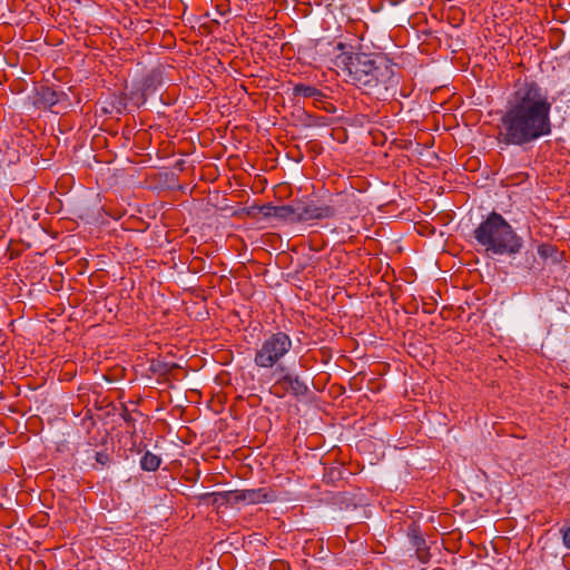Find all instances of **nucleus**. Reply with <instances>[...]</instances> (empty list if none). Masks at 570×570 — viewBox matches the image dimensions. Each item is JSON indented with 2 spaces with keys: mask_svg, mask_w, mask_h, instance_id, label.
Listing matches in <instances>:
<instances>
[{
  "mask_svg": "<svg viewBox=\"0 0 570 570\" xmlns=\"http://www.w3.org/2000/svg\"><path fill=\"white\" fill-rule=\"evenodd\" d=\"M62 98H66L65 92L58 91L50 86L41 85L37 88L36 91L35 106L53 111V108L61 101ZM55 112H58V110H55Z\"/></svg>",
  "mask_w": 570,
  "mask_h": 570,
  "instance_id": "nucleus-8",
  "label": "nucleus"
},
{
  "mask_svg": "<svg viewBox=\"0 0 570 570\" xmlns=\"http://www.w3.org/2000/svg\"><path fill=\"white\" fill-rule=\"evenodd\" d=\"M269 392L279 399L284 397L286 394L299 397L308 393V386L298 375L292 374L285 370L283 373H279V376L271 386Z\"/></svg>",
  "mask_w": 570,
  "mask_h": 570,
  "instance_id": "nucleus-6",
  "label": "nucleus"
},
{
  "mask_svg": "<svg viewBox=\"0 0 570 570\" xmlns=\"http://www.w3.org/2000/svg\"><path fill=\"white\" fill-rule=\"evenodd\" d=\"M553 101L548 90L533 80L518 81L499 124L498 140L507 146L524 147L552 130Z\"/></svg>",
  "mask_w": 570,
  "mask_h": 570,
  "instance_id": "nucleus-1",
  "label": "nucleus"
},
{
  "mask_svg": "<svg viewBox=\"0 0 570 570\" xmlns=\"http://www.w3.org/2000/svg\"><path fill=\"white\" fill-rule=\"evenodd\" d=\"M296 222H307L315 219L333 218L336 214V207L333 204L314 199H303L295 203Z\"/></svg>",
  "mask_w": 570,
  "mask_h": 570,
  "instance_id": "nucleus-5",
  "label": "nucleus"
},
{
  "mask_svg": "<svg viewBox=\"0 0 570 570\" xmlns=\"http://www.w3.org/2000/svg\"><path fill=\"white\" fill-rule=\"evenodd\" d=\"M223 494H226V492H212V493H203L199 495L200 501H207L212 499V503L214 505L220 504L223 502H227V497H224Z\"/></svg>",
  "mask_w": 570,
  "mask_h": 570,
  "instance_id": "nucleus-13",
  "label": "nucleus"
},
{
  "mask_svg": "<svg viewBox=\"0 0 570 570\" xmlns=\"http://www.w3.org/2000/svg\"><path fill=\"white\" fill-rule=\"evenodd\" d=\"M337 60L344 65L354 86L377 98L386 99L400 83L397 66L382 53H343L337 56Z\"/></svg>",
  "mask_w": 570,
  "mask_h": 570,
  "instance_id": "nucleus-2",
  "label": "nucleus"
},
{
  "mask_svg": "<svg viewBox=\"0 0 570 570\" xmlns=\"http://www.w3.org/2000/svg\"><path fill=\"white\" fill-rule=\"evenodd\" d=\"M276 206L272 204H264L258 207V213L264 217H274Z\"/></svg>",
  "mask_w": 570,
  "mask_h": 570,
  "instance_id": "nucleus-14",
  "label": "nucleus"
},
{
  "mask_svg": "<svg viewBox=\"0 0 570 570\" xmlns=\"http://www.w3.org/2000/svg\"><path fill=\"white\" fill-rule=\"evenodd\" d=\"M538 254L541 258L543 259H547V258H553L554 262H558V257H557V254H558V249L554 245L552 244H541L538 246Z\"/></svg>",
  "mask_w": 570,
  "mask_h": 570,
  "instance_id": "nucleus-12",
  "label": "nucleus"
},
{
  "mask_svg": "<svg viewBox=\"0 0 570 570\" xmlns=\"http://www.w3.org/2000/svg\"><path fill=\"white\" fill-rule=\"evenodd\" d=\"M275 218L296 222V206L294 205H281L275 208Z\"/></svg>",
  "mask_w": 570,
  "mask_h": 570,
  "instance_id": "nucleus-11",
  "label": "nucleus"
},
{
  "mask_svg": "<svg viewBox=\"0 0 570 570\" xmlns=\"http://www.w3.org/2000/svg\"><path fill=\"white\" fill-rule=\"evenodd\" d=\"M413 543H414V546H416L417 550L420 551L421 546L425 544V540L421 535L414 534Z\"/></svg>",
  "mask_w": 570,
  "mask_h": 570,
  "instance_id": "nucleus-19",
  "label": "nucleus"
},
{
  "mask_svg": "<svg viewBox=\"0 0 570 570\" xmlns=\"http://www.w3.org/2000/svg\"><path fill=\"white\" fill-rule=\"evenodd\" d=\"M223 495L227 497V503L246 502L257 504L269 500L264 489L226 491V494Z\"/></svg>",
  "mask_w": 570,
  "mask_h": 570,
  "instance_id": "nucleus-9",
  "label": "nucleus"
},
{
  "mask_svg": "<svg viewBox=\"0 0 570 570\" xmlns=\"http://www.w3.org/2000/svg\"><path fill=\"white\" fill-rule=\"evenodd\" d=\"M294 97L312 98L315 108L322 109L328 114H334L336 107L327 100V96L315 86L298 82L293 87Z\"/></svg>",
  "mask_w": 570,
  "mask_h": 570,
  "instance_id": "nucleus-7",
  "label": "nucleus"
},
{
  "mask_svg": "<svg viewBox=\"0 0 570 570\" xmlns=\"http://www.w3.org/2000/svg\"><path fill=\"white\" fill-rule=\"evenodd\" d=\"M563 546L570 550V525L560 530Z\"/></svg>",
  "mask_w": 570,
  "mask_h": 570,
  "instance_id": "nucleus-16",
  "label": "nucleus"
},
{
  "mask_svg": "<svg viewBox=\"0 0 570 570\" xmlns=\"http://www.w3.org/2000/svg\"><path fill=\"white\" fill-rule=\"evenodd\" d=\"M95 459L101 465H106L109 462V455L104 451L97 452Z\"/></svg>",
  "mask_w": 570,
  "mask_h": 570,
  "instance_id": "nucleus-18",
  "label": "nucleus"
},
{
  "mask_svg": "<svg viewBox=\"0 0 570 570\" xmlns=\"http://www.w3.org/2000/svg\"><path fill=\"white\" fill-rule=\"evenodd\" d=\"M423 311H424V313H431V312H432V309L430 308V306H425V305H424V307H423Z\"/></svg>",
  "mask_w": 570,
  "mask_h": 570,
  "instance_id": "nucleus-21",
  "label": "nucleus"
},
{
  "mask_svg": "<svg viewBox=\"0 0 570 570\" xmlns=\"http://www.w3.org/2000/svg\"><path fill=\"white\" fill-rule=\"evenodd\" d=\"M423 311H424V313H431V312H432V309L430 308V306H425V305H424V307H423Z\"/></svg>",
  "mask_w": 570,
  "mask_h": 570,
  "instance_id": "nucleus-22",
  "label": "nucleus"
},
{
  "mask_svg": "<svg viewBox=\"0 0 570 570\" xmlns=\"http://www.w3.org/2000/svg\"><path fill=\"white\" fill-rule=\"evenodd\" d=\"M271 570H291L289 564L282 560H275L271 564Z\"/></svg>",
  "mask_w": 570,
  "mask_h": 570,
  "instance_id": "nucleus-17",
  "label": "nucleus"
},
{
  "mask_svg": "<svg viewBox=\"0 0 570 570\" xmlns=\"http://www.w3.org/2000/svg\"><path fill=\"white\" fill-rule=\"evenodd\" d=\"M336 49H337L338 51H341V55H343V53H347V52L345 51V49H346V45H345L344 42H338V43L336 45Z\"/></svg>",
  "mask_w": 570,
  "mask_h": 570,
  "instance_id": "nucleus-20",
  "label": "nucleus"
},
{
  "mask_svg": "<svg viewBox=\"0 0 570 570\" xmlns=\"http://www.w3.org/2000/svg\"><path fill=\"white\" fill-rule=\"evenodd\" d=\"M160 464V456L151 453L150 451H146L140 459V468L144 471L155 472L159 469Z\"/></svg>",
  "mask_w": 570,
  "mask_h": 570,
  "instance_id": "nucleus-10",
  "label": "nucleus"
},
{
  "mask_svg": "<svg viewBox=\"0 0 570 570\" xmlns=\"http://www.w3.org/2000/svg\"><path fill=\"white\" fill-rule=\"evenodd\" d=\"M292 347L293 341L287 333L282 331L269 333L256 347L254 363L259 368L276 367L277 373H283L285 366L282 365V362Z\"/></svg>",
  "mask_w": 570,
  "mask_h": 570,
  "instance_id": "nucleus-4",
  "label": "nucleus"
},
{
  "mask_svg": "<svg viewBox=\"0 0 570 570\" xmlns=\"http://www.w3.org/2000/svg\"><path fill=\"white\" fill-rule=\"evenodd\" d=\"M527 177L525 174L521 173L517 176L518 179H524Z\"/></svg>",
  "mask_w": 570,
  "mask_h": 570,
  "instance_id": "nucleus-23",
  "label": "nucleus"
},
{
  "mask_svg": "<svg viewBox=\"0 0 570 570\" xmlns=\"http://www.w3.org/2000/svg\"><path fill=\"white\" fill-rule=\"evenodd\" d=\"M120 416L122 417V420L130 426L135 428V420L132 419L129 410L127 406H122V411L120 413Z\"/></svg>",
  "mask_w": 570,
  "mask_h": 570,
  "instance_id": "nucleus-15",
  "label": "nucleus"
},
{
  "mask_svg": "<svg viewBox=\"0 0 570 570\" xmlns=\"http://www.w3.org/2000/svg\"><path fill=\"white\" fill-rule=\"evenodd\" d=\"M476 243L490 255L514 256L523 247V239L519 236L505 218L492 212L473 230Z\"/></svg>",
  "mask_w": 570,
  "mask_h": 570,
  "instance_id": "nucleus-3",
  "label": "nucleus"
}]
</instances>
